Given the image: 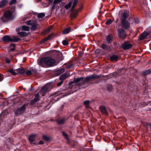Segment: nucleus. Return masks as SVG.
I'll return each mask as SVG.
<instances>
[{
    "mask_svg": "<svg viewBox=\"0 0 151 151\" xmlns=\"http://www.w3.org/2000/svg\"><path fill=\"white\" fill-rule=\"evenodd\" d=\"M118 19H116V22H118Z\"/></svg>",
    "mask_w": 151,
    "mask_h": 151,
    "instance_id": "50",
    "label": "nucleus"
},
{
    "mask_svg": "<svg viewBox=\"0 0 151 151\" xmlns=\"http://www.w3.org/2000/svg\"><path fill=\"white\" fill-rule=\"evenodd\" d=\"M122 16H123V17L124 19H126L128 17L127 14V13H125V12H124V13H123V14Z\"/></svg>",
    "mask_w": 151,
    "mask_h": 151,
    "instance_id": "40",
    "label": "nucleus"
},
{
    "mask_svg": "<svg viewBox=\"0 0 151 151\" xmlns=\"http://www.w3.org/2000/svg\"><path fill=\"white\" fill-rule=\"evenodd\" d=\"M26 74L27 75H30L32 74V72L30 70H28L26 72Z\"/></svg>",
    "mask_w": 151,
    "mask_h": 151,
    "instance_id": "45",
    "label": "nucleus"
},
{
    "mask_svg": "<svg viewBox=\"0 0 151 151\" xmlns=\"http://www.w3.org/2000/svg\"><path fill=\"white\" fill-rule=\"evenodd\" d=\"M7 3V1L6 0H2L0 2V8H2L5 6Z\"/></svg>",
    "mask_w": 151,
    "mask_h": 151,
    "instance_id": "17",
    "label": "nucleus"
},
{
    "mask_svg": "<svg viewBox=\"0 0 151 151\" xmlns=\"http://www.w3.org/2000/svg\"><path fill=\"white\" fill-rule=\"evenodd\" d=\"M149 32L144 31L140 35V39L143 40L145 39L150 34Z\"/></svg>",
    "mask_w": 151,
    "mask_h": 151,
    "instance_id": "9",
    "label": "nucleus"
},
{
    "mask_svg": "<svg viewBox=\"0 0 151 151\" xmlns=\"http://www.w3.org/2000/svg\"><path fill=\"white\" fill-rule=\"evenodd\" d=\"M50 84H48L43 86L40 91V93L42 96H44L45 93L49 90Z\"/></svg>",
    "mask_w": 151,
    "mask_h": 151,
    "instance_id": "5",
    "label": "nucleus"
},
{
    "mask_svg": "<svg viewBox=\"0 0 151 151\" xmlns=\"http://www.w3.org/2000/svg\"><path fill=\"white\" fill-rule=\"evenodd\" d=\"M118 31L119 35L120 38H124L126 37V32L124 30L120 29H119Z\"/></svg>",
    "mask_w": 151,
    "mask_h": 151,
    "instance_id": "8",
    "label": "nucleus"
},
{
    "mask_svg": "<svg viewBox=\"0 0 151 151\" xmlns=\"http://www.w3.org/2000/svg\"><path fill=\"white\" fill-rule=\"evenodd\" d=\"M67 78V76L65 74H63L61 75L59 78L60 80L61 81H63L65 79Z\"/></svg>",
    "mask_w": 151,
    "mask_h": 151,
    "instance_id": "23",
    "label": "nucleus"
},
{
    "mask_svg": "<svg viewBox=\"0 0 151 151\" xmlns=\"http://www.w3.org/2000/svg\"><path fill=\"white\" fill-rule=\"evenodd\" d=\"M52 35H51L48 36L44 40L45 41H46L47 40H48L50 39L52 36Z\"/></svg>",
    "mask_w": 151,
    "mask_h": 151,
    "instance_id": "38",
    "label": "nucleus"
},
{
    "mask_svg": "<svg viewBox=\"0 0 151 151\" xmlns=\"http://www.w3.org/2000/svg\"><path fill=\"white\" fill-rule=\"evenodd\" d=\"M6 63H10V60H9V59H7L6 60Z\"/></svg>",
    "mask_w": 151,
    "mask_h": 151,
    "instance_id": "48",
    "label": "nucleus"
},
{
    "mask_svg": "<svg viewBox=\"0 0 151 151\" xmlns=\"http://www.w3.org/2000/svg\"><path fill=\"white\" fill-rule=\"evenodd\" d=\"M25 109V106L23 105L22 106L18 111V114H21L24 111Z\"/></svg>",
    "mask_w": 151,
    "mask_h": 151,
    "instance_id": "19",
    "label": "nucleus"
},
{
    "mask_svg": "<svg viewBox=\"0 0 151 151\" xmlns=\"http://www.w3.org/2000/svg\"><path fill=\"white\" fill-rule=\"evenodd\" d=\"M150 127L151 128V124H150Z\"/></svg>",
    "mask_w": 151,
    "mask_h": 151,
    "instance_id": "51",
    "label": "nucleus"
},
{
    "mask_svg": "<svg viewBox=\"0 0 151 151\" xmlns=\"http://www.w3.org/2000/svg\"><path fill=\"white\" fill-rule=\"evenodd\" d=\"M64 119H63L59 120L58 122V123H59V124H63L64 123Z\"/></svg>",
    "mask_w": 151,
    "mask_h": 151,
    "instance_id": "42",
    "label": "nucleus"
},
{
    "mask_svg": "<svg viewBox=\"0 0 151 151\" xmlns=\"http://www.w3.org/2000/svg\"><path fill=\"white\" fill-rule=\"evenodd\" d=\"M52 29V26H50L49 27V28H48L45 31V33H47L49 32L51 30V29Z\"/></svg>",
    "mask_w": 151,
    "mask_h": 151,
    "instance_id": "32",
    "label": "nucleus"
},
{
    "mask_svg": "<svg viewBox=\"0 0 151 151\" xmlns=\"http://www.w3.org/2000/svg\"><path fill=\"white\" fill-rule=\"evenodd\" d=\"M4 78V75L1 74L0 73V82L3 81Z\"/></svg>",
    "mask_w": 151,
    "mask_h": 151,
    "instance_id": "44",
    "label": "nucleus"
},
{
    "mask_svg": "<svg viewBox=\"0 0 151 151\" xmlns=\"http://www.w3.org/2000/svg\"><path fill=\"white\" fill-rule=\"evenodd\" d=\"M97 77H98V76H96L92 75L90 76L87 77L86 78H83V77L75 78L74 79L73 82L74 83H77L81 81L82 83V84H83L85 82L89 81L92 79Z\"/></svg>",
    "mask_w": 151,
    "mask_h": 151,
    "instance_id": "2",
    "label": "nucleus"
},
{
    "mask_svg": "<svg viewBox=\"0 0 151 151\" xmlns=\"http://www.w3.org/2000/svg\"><path fill=\"white\" fill-rule=\"evenodd\" d=\"M45 16V14L43 13H41L38 14L37 15L38 17L39 18H42Z\"/></svg>",
    "mask_w": 151,
    "mask_h": 151,
    "instance_id": "27",
    "label": "nucleus"
},
{
    "mask_svg": "<svg viewBox=\"0 0 151 151\" xmlns=\"http://www.w3.org/2000/svg\"><path fill=\"white\" fill-rule=\"evenodd\" d=\"M2 40L4 41L5 42H16L19 40H20L21 39L17 37L14 36L11 37L9 36L6 35L3 37Z\"/></svg>",
    "mask_w": 151,
    "mask_h": 151,
    "instance_id": "4",
    "label": "nucleus"
},
{
    "mask_svg": "<svg viewBox=\"0 0 151 151\" xmlns=\"http://www.w3.org/2000/svg\"><path fill=\"white\" fill-rule=\"evenodd\" d=\"M29 29L30 28L28 27L25 25H23L17 28L16 29V30L17 32L20 31H27L28 32L29 30Z\"/></svg>",
    "mask_w": 151,
    "mask_h": 151,
    "instance_id": "7",
    "label": "nucleus"
},
{
    "mask_svg": "<svg viewBox=\"0 0 151 151\" xmlns=\"http://www.w3.org/2000/svg\"><path fill=\"white\" fill-rule=\"evenodd\" d=\"M62 43L64 45H67L68 44V42L66 40H63Z\"/></svg>",
    "mask_w": 151,
    "mask_h": 151,
    "instance_id": "41",
    "label": "nucleus"
},
{
    "mask_svg": "<svg viewBox=\"0 0 151 151\" xmlns=\"http://www.w3.org/2000/svg\"><path fill=\"white\" fill-rule=\"evenodd\" d=\"M62 134H63V136L67 139H68V136L67 135V134L64 132H62Z\"/></svg>",
    "mask_w": 151,
    "mask_h": 151,
    "instance_id": "39",
    "label": "nucleus"
},
{
    "mask_svg": "<svg viewBox=\"0 0 151 151\" xmlns=\"http://www.w3.org/2000/svg\"><path fill=\"white\" fill-rule=\"evenodd\" d=\"M101 47L103 49L105 50L106 49L107 47L106 44H103L102 45Z\"/></svg>",
    "mask_w": 151,
    "mask_h": 151,
    "instance_id": "43",
    "label": "nucleus"
},
{
    "mask_svg": "<svg viewBox=\"0 0 151 151\" xmlns=\"http://www.w3.org/2000/svg\"><path fill=\"white\" fill-rule=\"evenodd\" d=\"M71 30V28L70 27L65 29L63 32V34H67L69 33Z\"/></svg>",
    "mask_w": 151,
    "mask_h": 151,
    "instance_id": "20",
    "label": "nucleus"
},
{
    "mask_svg": "<svg viewBox=\"0 0 151 151\" xmlns=\"http://www.w3.org/2000/svg\"><path fill=\"white\" fill-rule=\"evenodd\" d=\"M62 1V0H54L52 2V9H54L55 8V6L56 5L59 4Z\"/></svg>",
    "mask_w": 151,
    "mask_h": 151,
    "instance_id": "12",
    "label": "nucleus"
},
{
    "mask_svg": "<svg viewBox=\"0 0 151 151\" xmlns=\"http://www.w3.org/2000/svg\"><path fill=\"white\" fill-rule=\"evenodd\" d=\"M63 82V81H61L58 83V86H59L61 85Z\"/></svg>",
    "mask_w": 151,
    "mask_h": 151,
    "instance_id": "47",
    "label": "nucleus"
},
{
    "mask_svg": "<svg viewBox=\"0 0 151 151\" xmlns=\"http://www.w3.org/2000/svg\"><path fill=\"white\" fill-rule=\"evenodd\" d=\"M12 18L11 12L10 11H7L4 12L3 16L1 17V19L3 22H6L9 20L12 19Z\"/></svg>",
    "mask_w": 151,
    "mask_h": 151,
    "instance_id": "3",
    "label": "nucleus"
},
{
    "mask_svg": "<svg viewBox=\"0 0 151 151\" xmlns=\"http://www.w3.org/2000/svg\"><path fill=\"white\" fill-rule=\"evenodd\" d=\"M39 144L41 145L43 144V142L42 141H40L39 142Z\"/></svg>",
    "mask_w": 151,
    "mask_h": 151,
    "instance_id": "49",
    "label": "nucleus"
},
{
    "mask_svg": "<svg viewBox=\"0 0 151 151\" xmlns=\"http://www.w3.org/2000/svg\"><path fill=\"white\" fill-rule=\"evenodd\" d=\"M55 59L50 57H45L41 59L38 63L39 65L44 67L46 66H53L55 64Z\"/></svg>",
    "mask_w": 151,
    "mask_h": 151,
    "instance_id": "1",
    "label": "nucleus"
},
{
    "mask_svg": "<svg viewBox=\"0 0 151 151\" xmlns=\"http://www.w3.org/2000/svg\"><path fill=\"white\" fill-rule=\"evenodd\" d=\"M10 50L12 51L14 50H15V45L14 44H11L10 46Z\"/></svg>",
    "mask_w": 151,
    "mask_h": 151,
    "instance_id": "28",
    "label": "nucleus"
},
{
    "mask_svg": "<svg viewBox=\"0 0 151 151\" xmlns=\"http://www.w3.org/2000/svg\"><path fill=\"white\" fill-rule=\"evenodd\" d=\"M121 25L122 27L126 29H128L130 27V24L125 19H122L121 22Z\"/></svg>",
    "mask_w": 151,
    "mask_h": 151,
    "instance_id": "6",
    "label": "nucleus"
},
{
    "mask_svg": "<svg viewBox=\"0 0 151 151\" xmlns=\"http://www.w3.org/2000/svg\"><path fill=\"white\" fill-rule=\"evenodd\" d=\"M65 71L64 69L62 68L58 70L57 71V73L58 74V75H60L61 73H63Z\"/></svg>",
    "mask_w": 151,
    "mask_h": 151,
    "instance_id": "24",
    "label": "nucleus"
},
{
    "mask_svg": "<svg viewBox=\"0 0 151 151\" xmlns=\"http://www.w3.org/2000/svg\"><path fill=\"white\" fill-rule=\"evenodd\" d=\"M132 46V45L130 44L128 42H126L122 45V47L124 49L130 48Z\"/></svg>",
    "mask_w": 151,
    "mask_h": 151,
    "instance_id": "10",
    "label": "nucleus"
},
{
    "mask_svg": "<svg viewBox=\"0 0 151 151\" xmlns=\"http://www.w3.org/2000/svg\"><path fill=\"white\" fill-rule=\"evenodd\" d=\"M37 23L36 21H34L33 23L32 24L31 29L32 30H36L37 28Z\"/></svg>",
    "mask_w": 151,
    "mask_h": 151,
    "instance_id": "15",
    "label": "nucleus"
},
{
    "mask_svg": "<svg viewBox=\"0 0 151 151\" xmlns=\"http://www.w3.org/2000/svg\"><path fill=\"white\" fill-rule=\"evenodd\" d=\"M113 22V21L111 19H109L106 22V24L107 25H109L111 24L112 22Z\"/></svg>",
    "mask_w": 151,
    "mask_h": 151,
    "instance_id": "35",
    "label": "nucleus"
},
{
    "mask_svg": "<svg viewBox=\"0 0 151 151\" xmlns=\"http://www.w3.org/2000/svg\"><path fill=\"white\" fill-rule=\"evenodd\" d=\"M30 14L31 13H29L28 14H27V15H26L25 17H23L22 19L23 20H25L27 19L30 17H31V16L30 15Z\"/></svg>",
    "mask_w": 151,
    "mask_h": 151,
    "instance_id": "29",
    "label": "nucleus"
},
{
    "mask_svg": "<svg viewBox=\"0 0 151 151\" xmlns=\"http://www.w3.org/2000/svg\"><path fill=\"white\" fill-rule=\"evenodd\" d=\"M71 5H72V3L70 2L69 3V4H68L65 5V8L66 9H68L71 7Z\"/></svg>",
    "mask_w": 151,
    "mask_h": 151,
    "instance_id": "30",
    "label": "nucleus"
},
{
    "mask_svg": "<svg viewBox=\"0 0 151 151\" xmlns=\"http://www.w3.org/2000/svg\"><path fill=\"white\" fill-rule=\"evenodd\" d=\"M33 23V22L31 20H29L27 22L26 24L28 25H32V24Z\"/></svg>",
    "mask_w": 151,
    "mask_h": 151,
    "instance_id": "37",
    "label": "nucleus"
},
{
    "mask_svg": "<svg viewBox=\"0 0 151 151\" xmlns=\"http://www.w3.org/2000/svg\"><path fill=\"white\" fill-rule=\"evenodd\" d=\"M17 0H12L10 2V4L12 5L15 3L16 2Z\"/></svg>",
    "mask_w": 151,
    "mask_h": 151,
    "instance_id": "46",
    "label": "nucleus"
},
{
    "mask_svg": "<svg viewBox=\"0 0 151 151\" xmlns=\"http://www.w3.org/2000/svg\"><path fill=\"white\" fill-rule=\"evenodd\" d=\"M43 138L46 141H49L50 139L49 138L45 135H43Z\"/></svg>",
    "mask_w": 151,
    "mask_h": 151,
    "instance_id": "36",
    "label": "nucleus"
},
{
    "mask_svg": "<svg viewBox=\"0 0 151 151\" xmlns=\"http://www.w3.org/2000/svg\"><path fill=\"white\" fill-rule=\"evenodd\" d=\"M78 14V12L77 11L76 13H73L71 15V17L72 19L75 18Z\"/></svg>",
    "mask_w": 151,
    "mask_h": 151,
    "instance_id": "26",
    "label": "nucleus"
},
{
    "mask_svg": "<svg viewBox=\"0 0 151 151\" xmlns=\"http://www.w3.org/2000/svg\"><path fill=\"white\" fill-rule=\"evenodd\" d=\"M9 72L13 75H16L17 74V73L15 72L12 69L10 70H9Z\"/></svg>",
    "mask_w": 151,
    "mask_h": 151,
    "instance_id": "33",
    "label": "nucleus"
},
{
    "mask_svg": "<svg viewBox=\"0 0 151 151\" xmlns=\"http://www.w3.org/2000/svg\"><path fill=\"white\" fill-rule=\"evenodd\" d=\"M90 101L88 100H87L84 102V104L85 105L86 107V108H88L89 107V104Z\"/></svg>",
    "mask_w": 151,
    "mask_h": 151,
    "instance_id": "25",
    "label": "nucleus"
},
{
    "mask_svg": "<svg viewBox=\"0 0 151 151\" xmlns=\"http://www.w3.org/2000/svg\"><path fill=\"white\" fill-rule=\"evenodd\" d=\"M101 111L103 114H107V111L106 108L104 106H101L100 107Z\"/></svg>",
    "mask_w": 151,
    "mask_h": 151,
    "instance_id": "13",
    "label": "nucleus"
},
{
    "mask_svg": "<svg viewBox=\"0 0 151 151\" xmlns=\"http://www.w3.org/2000/svg\"><path fill=\"white\" fill-rule=\"evenodd\" d=\"M17 73L20 74H22L24 73L25 70L23 68H19L16 70Z\"/></svg>",
    "mask_w": 151,
    "mask_h": 151,
    "instance_id": "16",
    "label": "nucleus"
},
{
    "mask_svg": "<svg viewBox=\"0 0 151 151\" xmlns=\"http://www.w3.org/2000/svg\"><path fill=\"white\" fill-rule=\"evenodd\" d=\"M35 135H30L29 137V141L32 142L34 141L35 139Z\"/></svg>",
    "mask_w": 151,
    "mask_h": 151,
    "instance_id": "18",
    "label": "nucleus"
},
{
    "mask_svg": "<svg viewBox=\"0 0 151 151\" xmlns=\"http://www.w3.org/2000/svg\"><path fill=\"white\" fill-rule=\"evenodd\" d=\"M110 59L112 61H116L118 59V57L116 55H114L110 57Z\"/></svg>",
    "mask_w": 151,
    "mask_h": 151,
    "instance_id": "21",
    "label": "nucleus"
},
{
    "mask_svg": "<svg viewBox=\"0 0 151 151\" xmlns=\"http://www.w3.org/2000/svg\"><path fill=\"white\" fill-rule=\"evenodd\" d=\"M78 1V0H75L74 2H73L72 7V9H73L75 7V6L76 5Z\"/></svg>",
    "mask_w": 151,
    "mask_h": 151,
    "instance_id": "34",
    "label": "nucleus"
},
{
    "mask_svg": "<svg viewBox=\"0 0 151 151\" xmlns=\"http://www.w3.org/2000/svg\"><path fill=\"white\" fill-rule=\"evenodd\" d=\"M39 93H37L35 96V99L31 101V103H35L37 102L39 100Z\"/></svg>",
    "mask_w": 151,
    "mask_h": 151,
    "instance_id": "14",
    "label": "nucleus"
},
{
    "mask_svg": "<svg viewBox=\"0 0 151 151\" xmlns=\"http://www.w3.org/2000/svg\"><path fill=\"white\" fill-rule=\"evenodd\" d=\"M151 73V69H149L144 72V73L145 75H147Z\"/></svg>",
    "mask_w": 151,
    "mask_h": 151,
    "instance_id": "31",
    "label": "nucleus"
},
{
    "mask_svg": "<svg viewBox=\"0 0 151 151\" xmlns=\"http://www.w3.org/2000/svg\"><path fill=\"white\" fill-rule=\"evenodd\" d=\"M112 39V37L111 35V34L109 35H108L107 37L106 38L107 41L109 43L111 42Z\"/></svg>",
    "mask_w": 151,
    "mask_h": 151,
    "instance_id": "22",
    "label": "nucleus"
},
{
    "mask_svg": "<svg viewBox=\"0 0 151 151\" xmlns=\"http://www.w3.org/2000/svg\"><path fill=\"white\" fill-rule=\"evenodd\" d=\"M21 32H18L17 34L19 36L21 37H25L28 35L29 32H26L25 31H22Z\"/></svg>",
    "mask_w": 151,
    "mask_h": 151,
    "instance_id": "11",
    "label": "nucleus"
}]
</instances>
